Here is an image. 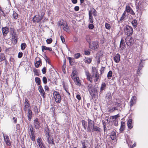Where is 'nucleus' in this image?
I'll return each instance as SVG.
<instances>
[{"mask_svg": "<svg viewBox=\"0 0 148 148\" xmlns=\"http://www.w3.org/2000/svg\"><path fill=\"white\" fill-rule=\"evenodd\" d=\"M64 26L63 27V29L64 30L66 31V32H68L69 31V27L68 25H67V24H65Z\"/></svg>", "mask_w": 148, "mask_h": 148, "instance_id": "41", "label": "nucleus"}, {"mask_svg": "<svg viewBox=\"0 0 148 148\" xmlns=\"http://www.w3.org/2000/svg\"><path fill=\"white\" fill-rule=\"evenodd\" d=\"M125 10L126 12L129 13L130 14L133 15H134L135 14V13L130 6H126Z\"/></svg>", "mask_w": 148, "mask_h": 148, "instance_id": "12", "label": "nucleus"}, {"mask_svg": "<svg viewBox=\"0 0 148 148\" xmlns=\"http://www.w3.org/2000/svg\"><path fill=\"white\" fill-rule=\"evenodd\" d=\"M52 40L51 38L47 39L46 41L47 44H50L52 42Z\"/></svg>", "mask_w": 148, "mask_h": 148, "instance_id": "50", "label": "nucleus"}, {"mask_svg": "<svg viewBox=\"0 0 148 148\" xmlns=\"http://www.w3.org/2000/svg\"><path fill=\"white\" fill-rule=\"evenodd\" d=\"M33 71L35 75L38 76L39 75V70L34 68L33 69Z\"/></svg>", "mask_w": 148, "mask_h": 148, "instance_id": "37", "label": "nucleus"}, {"mask_svg": "<svg viewBox=\"0 0 148 148\" xmlns=\"http://www.w3.org/2000/svg\"><path fill=\"white\" fill-rule=\"evenodd\" d=\"M46 68L44 67L42 69V71L43 74H45L46 73Z\"/></svg>", "mask_w": 148, "mask_h": 148, "instance_id": "58", "label": "nucleus"}, {"mask_svg": "<svg viewBox=\"0 0 148 148\" xmlns=\"http://www.w3.org/2000/svg\"><path fill=\"white\" fill-rule=\"evenodd\" d=\"M125 42L128 46H131L132 45L134 42L133 38L130 36H127L125 38Z\"/></svg>", "mask_w": 148, "mask_h": 148, "instance_id": "7", "label": "nucleus"}, {"mask_svg": "<svg viewBox=\"0 0 148 148\" xmlns=\"http://www.w3.org/2000/svg\"><path fill=\"white\" fill-rule=\"evenodd\" d=\"M21 49L23 50L27 47V45L25 43H22L21 45Z\"/></svg>", "mask_w": 148, "mask_h": 148, "instance_id": "44", "label": "nucleus"}, {"mask_svg": "<svg viewBox=\"0 0 148 148\" xmlns=\"http://www.w3.org/2000/svg\"><path fill=\"white\" fill-rule=\"evenodd\" d=\"M105 26L106 28L108 29H110L111 28L110 24L107 23H105Z\"/></svg>", "mask_w": 148, "mask_h": 148, "instance_id": "47", "label": "nucleus"}, {"mask_svg": "<svg viewBox=\"0 0 148 148\" xmlns=\"http://www.w3.org/2000/svg\"><path fill=\"white\" fill-rule=\"evenodd\" d=\"M68 58L69 59V62L70 63V64L72 65V62H73V61L74 60V59L72 58H71L70 57H68Z\"/></svg>", "mask_w": 148, "mask_h": 148, "instance_id": "49", "label": "nucleus"}, {"mask_svg": "<svg viewBox=\"0 0 148 148\" xmlns=\"http://www.w3.org/2000/svg\"><path fill=\"white\" fill-rule=\"evenodd\" d=\"M92 60L90 58H86L84 60V62L88 64H89L91 62Z\"/></svg>", "mask_w": 148, "mask_h": 148, "instance_id": "38", "label": "nucleus"}, {"mask_svg": "<svg viewBox=\"0 0 148 148\" xmlns=\"http://www.w3.org/2000/svg\"><path fill=\"white\" fill-rule=\"evenodd\" d=\"M106 87V84L104 82H102L101 84L100 88L101 91H103L105 90Z\"/></svg>", "mask_w": 148, "mask_h": 148, "instance_id": "32", "label": "nucleus"}, {"mask_svg": "<svg viewBox=\"0 0 148 148\" xmlns=\"http://www.w3.org/2000/svg\"><path fill=\"white\" fill-rule=\"evenodd\" d=\"M2 31L3 35L4 36H5L9 32L8 28L7 27H3L2 28Z\"/></svg>", "mask_w": 148, "mask_h": 148, "instance_id": "19", "label": "nucleus"}, {"mask_svg": "<svg viewBox=\"0 0 148 148\" xmlns=\"http://www.w3.org/2000/svg\"><path fill=\"white\" fill-rule=\"evenodd\" d=\"M76 98L79 100H80L81 99V97L79 95H76Z\"/></svg>", "mask_w": 148, "mask_h": 148, "instance_id": "64", "label": "nucleus"}, {"mask_svg": "<svg viewBox=\"0 0 148 148\" xmlns=\"http://www.w3.org/2000/svg\"><path fill=\"white\" fill-rule=\"evenodd\" d=\"M75 84L78 86H80L81 84V80L78 77H77L73 79Z\"/></svg>", "mask_w": 148, "mask_h": 148, "instance_id": "18", "label": "nucleus"}, {"mask_svg": "<svg viewBox=\"0 0 148 148\" xmlns=\"http://www.w3.org/2000/svg\"><path fill=\"white\" fill-rule=\"evenodd\" d=\"M77 72L75 70L73 71L71 74V77L72 79H73V78L77 77Z\"/></svg>", "mask_w": 148, "mask_h": 148, "instance_id": "34", "label": "nucleus"}, {"mask_svg": "<svg viewBox=\"0 0 148 148\" xmlns=\"http://www.w3.org/2000/svg\"><path fill=\"white\" fill-rule=\"evenodd\" d=\"M13 17L14 19H17L18 18V14L15 12L14 11L13 14Z\"/></svg>", "mask_w": 148, "mask_h": 148, "instance_id": "40", "label": "nucleus"}, {"mask_svg": "<svg viewBox=\"0 0 148 148\" xmlns=\"http://www.w3.org/2000/svg\"><path fill=\"white\" fill-rule=\"evenodd\" d=\"M88 88L90 95L92 96H93L97 92V89L96 88L93 87L90 84L88 85Z\"/></svg>", "mask_w": 148, "mask_h": 148, "instance_id": "2", "label": "nucleus"}, {"mask_svg": "<svg viewBox=\"0 0 148 148\" xmlns=\"http://www.w3.org/2000/svg\"><path fill=\"white\" fill-rule=\"evenodd\" d=\"M53 95L56 102L58 103H60L61 101V97L59 92L55 91L53 92Z\"/></svg>", "mask_w": 148, "mask_h": 148, "instance_id": "1", "label": "nucleus"}, {"mask_svg": "<svg viewBox=\"0 0 148 148\" xmlns=\"http://www.w3.org/2000/svg\"><path fill=\"white\" fill-rule=\"evenodd\" d=\"M35 80L38 85H40L41 80L40 78L38 77H36L35 78Z\"/></svg>", "mask_w": 148, "mask_h": 148, "instance_id": "36", "label": "nucleus"}, {"mask_svg": "<svg viewBox=\"0 0 148 148\" xmlns=\"http://www.w3.org/2000/svg\"><path fill=\"white\" fill-rule=\"evenodd\" d=\"M112 95L110 93H108L106 95L105 97L106 99H108L109 101H110L112 99Z\"/></svg>", "mask_w": 148, "mask_h": 148, "instance_id": "31", "label": "nucleus"}, {"mask_svg": "<svg viewBox=\"0 0 148 148\" xmlns=\"http://www.w3.org/2000/svg\"><path fill=\"white\" fill-rule=\"evenodd\" d=\"M88 126L87 128V130L89 132H91V130L90 127H92V126L93 127L94 126V122L92 120H91L90 119H88Z\"/></svg>", "mask_w": 148, "mask_h": 148, "instance_id": "11", "label": "nucleus"}, {"mask_svg": "<svg viewBox=\"0 0 148 148\" xmlns=\"http://www.w3.org/2000/svg\"><path fill=\"white\" fill-rule=\"evenodd\" d=\"M82 148H87L88 147V145L87 143L85 141H83L82 142Z\"/></svg>", "mask_w": 148, "mask_h": 148, "instance_id": "42", "label": "nucleus"}, {"mask_svg": "<svg viewBox=\"0 0 148 148\" xmlns=\"http://www.w3.org/2000/svg\"><path fill=\"white\" fill-rule=\"evenodd\" d=\"M63 87H64V90H65L66 92L67 93L68 95H69V96L70 95V93L69 92V91H68V89L67 88H66L65 87V86H63Z\"/></svg>", "mask_w": 148, "mask_h": 148, "instance_id": "59", "label": "nucleus"}, {"mask_svg": "<svg viewBox=\"0 0 148 148\" xmlns=\"http://www.w3.org/2000/svg\"><path fill=\"white\" fill-rule=\"evenodd\" d=\"M44 132L46 137L50 135L49 134V130L48 127H46L45 128Z\"/></svg>", "mask_w": 148, "mask_h": 148, "instance_id": "24", "label": "nucleus"}, {"mask_svg": "<svg viewBox=\"0 0 148 148\" xmlns=\"http://www.w3.org/2000/svg\"><path fill=\"white\" fill-rule=\"evenodd\" d=\"M30 109V106L29 101L27 98L25 99L24 106L23 108L24 110L26 112L28 109Z\"/></svg>", "mask_w": 148, "mask_h": 148, "instance_id": "8", "label": "nucleus"}, {"mask_svg": "<svg viewBox=\"0 0 148 148\" xmlns=\"http://www.w3.org/2000/svg\"><path fill=\"white\" fill-rule=\"evenodd\" d=\"M3 94L0 92V101H2L3 100Z\"/></svg>", "mask_w": 148, "mask_h": 148, "instance_id": "54", "label": "nucleus"}, {"mask_svg": "<svg viewBox=\"0 0 148 148\" xmlns=\"http://www.w3.org/2000/svg\"><path fill=\"white\" fill-rule=\"evenodd\" d=\"M88 27L90 29H92L94 27V26L92 24H90L89 25Z\"/></svg>", "mask_w": 148, "mask_h": 148, "instance_id": "53", "label": "nucleus"}, {"mask_svg": "<svg viewBox=\"0 0 148 148\" xmlns=\"http://www.w3.org/2000/svg\"><path fill=\"white\" fill-rule=\"evenodd\" d=\"M36 140L37 143L40 148H46L45 145L43 143L41 138L38 137Z\"/></svg>", "mask_w": 148, "mask_h": 148, "instance_id": "10", "label": "nucleus"}, {"mask_svg": "<svg viewBox=\"0 0 148 148\" xmlns=\"http://www.w3.org/2000/svg\"><path fill=\"white\" fill-rule=\"evenodd\" d=\"M74 9L75 11H78L79 10V7L78 6H75L74 8Z\"/></svg>", "mask_w": 148, "mask_h": 148, "instance_id": "63", "label": "nucleus"}, {"mask_svg": "<svg viewBox=\"0 0 148 148\" xmlns=\"http://www.w3.org/2000/svg\"><path fill=\"white\" fill-rule=\"evenodd\" d=\"M42 81L44 84H45L47 83V79L45 77H43L42 78Z\"/></svg>", "mask_w": 148, "mask_h": 148, "instance_id": "51", "label": "nucleus"}, {"mask_svg": "<svg viewBox=\"0 0 148 148\" xmlns=\"http://www.w3.org/2000/svg\"><path fill=\"white\" fill-rule=\"evenodd\" d=\"M110 137L113 140L115 139L116 138V133L114 131L112 132L111 133Z\"/></svg>", "mask_w": 148, "mask_h": 148, "instance_id": "28", "label": "nucleus"}, {"mask_svg": "<svg viewBox=\"0 0 148 148\" xmlns=\"http://www.w3.org/2000/svg\"><path fill=\"white\" fill-rule=\"evenodd\" d=\"M121 104L119 103H115L114 106L109 107L108 108V111L110 113L113 112L115 110H118V107H120Z\"/></svg>", "mask_w": 148, "mask_h": 148, "instance_id": "6", "label": "nucleus"}, {"mask_svg": "<svg viewBox=\"0 0 148 148\" xmlns=\"http://www.w3.org/2000/svg\"><path fill=\"white\" fill-rule=\"evenodd\" d=\"M16 34L15 33H13V34L11 36L13 42L15 44L16 43L17 41L16 37Z\"/></svg>", "mask_w": 148, "mask_h": 148, "instance_id": "27", "label": "nucleus"}, {"mask_svg": "<svg viewBox=\"0 0 148 148\" xmlns=\"http://www.w3.org/2000/svg\"><path fill=\"white\" fill-rule=\"evenodd\" d=\"M81 55L79 53H75L74 55V57L76 59L78 58Z\"/></svg>", "mask_w": 148, "mask_h": 148, "instance_id": "48", "label": "nucleus"}, {"mask_svg": "<svg viewBox=\"0 0 148 148\" xmlns=\"http://www.w3.org/2000/svg\"><path fill=\"white\" fill-rule=\"evenodd\" d=\"M84 53L86 55H89L90 54V52L88 51H85L84 52Z\"/></svg>", "mask_w": 148, "mask_h": 148, "instance_id": "61", "label": "nucleus"}, {"mask_svg": "<svg viewBox=\"0 0 148 148\" xmlns=\"http://www.w3.org/2000/svg\"><path fill=\"white\" fill-rule=\"evenodd\" d=\"M31 139L33 141H35V135H30Z\"/></svg>", "mask_w": 148, "mask_h": 148, "instance_id": "52", "label": "nucleus"}, {"mask_svg": "<svg viewBox=\"0 0 148 148\" xmlns=\"http://www.w3.org/2000/svg\"><path fill=\"white\" fill-rule=\"evenodd\" d=\"M92 132L94 131H96L97 132H101V128L96 126H93L92 127Z\"/></svg>", "mask_w": 148, "mask_h": 148, "instance_id": "23", "label": "nucleus"}, {"mask_svg": "<svg viewBox=\"0 0 148 148\" xmlns=\"http://www.w3.org/2000/svg\"><path fill=\"white\" fill-rule=\"evenodd\" d=\"M91 9V10H89V11H91L92 14L94 16H96L97 15V12L96 10L94 8H92Z\"/></svg>", "mask_w": 148, "mask_h": 148, "instance_id": "33", "label": "nucleus"}, {"mask_svg": "<svg viewBox=\"0 0 148 148\" xmlns=\"http://www.w3.org/2000/svg\"><path fill=\"white\" fill-rule=\"evenodd\" d=\"M85 72L87 77V79L88 81L92 82V77H93V76L92 75L91 76L89 71H85Z\"/></svg>", "mask_w": 148, "mask_h": 148, "instance_id": "15", "label": "nucleus"}, {"mask_svg": "<svg viewBox=\"0 0 148 148\" xmlns=\"http://www.w3.org/2000/svg\"><path fill=\"white\" fill-rule=\"evenodd\" d=\"M60 38L62 42L63 43L64 42L65 40L64 37L61 36H60Z\"/></svg>", "mask_w": 148, "mask_h": 148, "instance_id": "62", "label": "nucleus"}, {"mask_svg": "<svg viewBox=\"0 0 148 148\" xmlns=\"http://www.w3.org/2000/svg\"><path fill=\"white\" fill-rule=\"evenodd\" d=\"M23 53L22 52H19L18 54V57L19 58H21L23 56Z\"/></svg>", "mask_w": 148, "mask_h": 148, "instance_id": "56", "label": "nucleus"}, {"mask_svg": "<svg viewBox=\"0 0 148 148\" xmlns=\"http://www.w3.org/2000/svg\"><path fill=\"white\" fill-rule=\"evenodd\" d=\"M42 19V17L39 15L35 16L33 18V21L34 22H39Z\"/></svg>", "mask_w": 148, "mask_h": 148, "instance_id": "13", "label": "nucleus"}, {"mask_svg": "<svg viewBox=\"0 0 148 148\" xmlns=\"http://www.w3.org/2000/svg\"><path fill=\"white\" fill-rule=\"evenodd\" d=\"M126 16H124L122 15L119 21L120 22H122L123 20L125 17Z\"/></svg>", "mask_w": 148, "mask_h": 148, "instance_id": "55", "label": "nucleus"}, {"mask_svg": "<svg viewBox=\"0 0 148 148\" xmlns=\"http://www.w3.org/2000/svg\"><path fill=\"white\" fill-rule=\"evenodd\" d=\"M105 68L102 67L100 69V72L101 74L103 73Z\"/></svg>", "mask_w": 148, "mask_h": 148, "instance_id": "57", "label": "nucleus"}, {"mask_svg": "<svg viewBox=\"0 0 148 148\" xmlns=\"http://www.w3.org/2000/svg\"><path fill=\"white\" fill-rule=\"evenodd\" d=\"M92 75L93 76V77H92V79L93 77L94 76L95 78V79L94 80L95 82H97L99 78V73L97 71L96 69H93V67H92Z\"/></svg>", "mask_w": 148, "mask_h": 148, "instance_id": "4", "label": "nucleus"}, {"mask_svg": "<svg viewBox=\"0 0 148 148\" xmlns=\"http://www.w3.org/2000/svg\"><path fill=\"white\" fill-rule=\"evenodd\" d=\"M4 140L6 144L10 146L11 145V141L10 139L9 136L6 134H3Z\"/></svg>", "mask_w": 148, "mask_h": 148, "instance_id": "9", "label": "nucleus"}, {"mask_svg": "<svg viewBox=\"0 0 148 148\" xmlns=\"http://www.w3.org/2000/svg\"><path fill=\"white\" fill-rule=\"evenodd\" d=\"M124 30L125 34L128 36L132 35L133 33L132 28L129 25H126L124 27Z\"/></svg>", "mask_w": 148, "mask_h": 148, "instance_id": "3", "label": "nucleus"}, {"mask_svg": "<svg viewBox=\"0 0 148 148\" xmlns=\"http://www.w3.org/2000/svg\"><path fill=\"white\" fill-rule=\"evenodd\" d=\"M125 45V44L124 41L123 39H122L121 40L120 44V47L121 49L123 50L124 49Z\"/></svg>", "mask_w": 148, "mask_h": 148, "instance_id": "25", "label": "nucleus"}, {"mask_svg": "<svg viewBox=\"0 0 148 148\" xmlns=\"http://www.w3.org/2000/svg\"><path fill=\"white\" fill-rule=\"evenodd\" d=\"M38 89L42 96L43 98H45V93L43 88L41 85L38 86Z\"/></svg>", "mask_w": 148, "mask_h": 148, "instance_id": "14", "label": "nucleus"}, {"mask_svg": "<svg viewBox=\"0 0 148 148\" xmlns=\"http://www.w3.org/2000/svg\"><path fill=\"white\" fill-rule=\"evenodd\" d=\"M27 111H28L27 113V116L28 118V120L29 121H31V119L32 118V112L30 110V109H28Z\"/></svg>", "mask_w": 148, "mask_h": 148, "instance_id": "20", "label": "nucleus"}, {"mask_svg": "<svg viewBox=\"0 0 148 148\" xmlns=\"http://www.w3.org/2000/svg\"><path fill=\"white\" fill-rule=\"evenodd\" d=\"M114 60L116 63H118L120 60V55L119 53H117L114 57Z\"/></svg>", "mask_w": 148, "mask_h": 148, "instance_id": "21", "label": "nucleus"}, {"mask_svg": "<svg viewBox=\"0 0 148 148\" xmlns=\"http://www.w3.org/2000/svg\"><path fill=\"white\" fill-rule=\"evenodd\" d=\"M89 18L88 21L91 23H93V16L92 15L91 11H89Z\"/></svg>", "mask_w": 148, "mask_h": 148, "instance_id": "30", "label": "nucleus"}, {"mask_svg": "<svg viewBox=\"0 0 148 148\" xmlns=\"http://www.w3.org/2000/svg\"><path fill=\"white\" fill-rule=\"evenodd\" d=\"M34 123L36 129H38L40 128V123L38 119L36 118L34 120Z\"/></svg>", "mask_w": 148, "mask_h": 148, "instance_id": "16", "label": "nucleus"}, {"mask_svg": "<svg viewBox=\"0 0 148 148\" xmlns=\"http://www.w3.org/2000/svg\"><path fill=\"white\" fill-rule=\"evenodd\" d=\"M112 72L111 71H110L108 73L107 77L108 79H110L111 77H112Z\"/></svg>", "mask_w": 148, "mask_h": 148, "instance_id": "43", "label": "nucleus"}, {"mask_svg": "<svg viewBox=\"0 0 148 148\" xmlns=\"http://www.w3.org/2000/svg\"><path fill=\"white\" fill-rule=\"evenodd\" d=\"M5 59V57L4 53H0V62H1Z\"/></svg>", "mask_w": 148, "mask_h": 148, "instance_id": "39", "label": "nucleus"}, {"mask_svg": "<svg viewBox=\"0 0 148 148\" xmlns=\"http://www.w3.org/2000/svg\"><path fill=\"white\" fill-rule=\"evenodd\" d=\"M42 51L43 52L44 51V50H48L50 51H52V49L51 47H48L45 46H42Z\"/></svg>", "mask_w": 148, "mask_h": 148, "instance_id": "29", "label": "nucleus"}, {"mask_svg": "<svg viewBox=\"0 0 148 148\" xmlns=\"http://www.w3.org/2000/svg\"><path fill=\"white\" fill-rule=\"evenodd\" d=\"M41 62V61L40 60H39L38 61H36V62L35 64V67L37 68H38Z\"/></svg>", "mask_w": 148, "mask_h": 148, "instance_id": "45", "label": "nucleus"}, {"mask_svg": "<svg viewBox=\"0 0 148 148\" xmlns=\"http://www.w3.org/2000/svg\"><path fill=\"white\" fill-rule=\"evenodd\" d=\"M127 124L129 128H132L133 127V125L132 124V120L131 119H129L127 121Z\"/></svg>", "mask_w": 148, "mask_h": 148, "instance_id": "26", "label": "nucleus"}, {"mask_svg": "<svg viewBox=\"0 0 148 148\" xmlns=\"http://www.w3.org/2000/svg\"><path fill=\"white\" fill-rule=\"evenodd\" d=\"M136 97L135 96H133L132 97L131 101L130 102V107H132V106L134 104H135L136 102Z\"/></svg>", "mask_w": 148, "mask_h": 148, "instance_id": "17", "label": "nucleus"}, {"mask_svg": "<svg viewBox=\"0 0 148 148\" xmlns=\"http://www.w3.org/2000/svg\"><path fill=\"white\" fill-rule=\"evenodd\" d=\"M82 125L84 127V128L85 129H86V122L84 120H83L82 121Z\"/></svg>", "mask_w": 148, "mask_h": 148, "instance_id": "46", "label": "nucleus"}, {"mask_svg": "<svg viewBox=\"0 0 148 148\" xmlns=\"http://www.w3.org/2000/svg\"><path fill=\"white\" fill-rule=\"evenodd\" d=\"M99 47V42L97 41H94L89 44V47L92 50H95Z\"/></svg>", "mask_w": 148, "mask_h": 148, "instance_id": "5", "label": "nucleus"}, {"mask_svg": "<svg viewBox=\"0 0 148 148\" xmlns=\"http://www.w3.org/2000/svg\"><path fill=\"white\" fill-rule=\"evenodd\" d=\"M132 23L134 27H136L138 24L137 20L136 19L133 20L132 22Z\"/></svg>", "mask_w": 148, "mask_h": 148, "instance_id": "35", "label": "nucleus"}, {"mask_svg": "<svg viewBox=\"0 0 148 148\" xmlns=\"http://www.w3.org/2000/svg\"><path fill=\"white\" fill-rule=\"evenodd\" d=\"M13 122L14 123H17V119L16 118L13 117Z\"/></svg>", "mask_w": 148, "mask_h": 148, "instance_id": "60", "label": "nucleus"}, {"mask_svg": "<svg viewBox=\"0 0 148 148\" xmlns=\"http://www.w3.org/2000/svg\"><path fill=\"white\" fill-rule=\"evenodd\" d=\"M47 139L49 144H53L54 145H55L53 139L51 137L50 135L47 137Z\"/></svg>", "mask_w": 148, "mask_h": 148, "instance_id": "22", "label": "nucleus"}]
</instances>
